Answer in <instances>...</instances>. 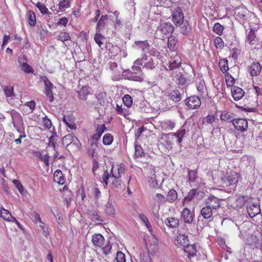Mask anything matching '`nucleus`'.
<instances>
[{
    "instance_id": "f257e3e1",
    "label": "nucleus",
    "mask_w": 262,
    "mask_h": 262,
    "mask_svg": "<svg viewBox=\"0 0 262 262\" xmlns=\"http://www.w3.org/2000/svg\"><path fill=\"white\" fill-rule=\"evenodd\" d=\"M148 69H152L155 68V63L152 58H148L146 55L143 56L141 59H137L134 62V66L132 67V75L130 76V79L133 81L141 82L144 80V75L142 72L141 68L137 65H142Z\"/></svg>"
},
{
    "instance_id": "f03ea898",
    "label": "nucleus",
    "mask_w": 262,
    "mask_h": 262,
    "mask_svg": "<svg viewBox=\"0 0 262 262\" xmlns=\"http://www.w3.org/2000/svg\"><path fill=\"white\" fill-rule=\"evenodd\" d=\"M252 22H249L250 30L246 31V42L251 46L258 43V39L256 36L255 33L259 27V20L256 17H253Z\"/></svg>"
},
{
    "instance_id": "7ed1b4c3",
    "label": "nucleus",
    "mask_w": 262,
    "mask_h": 262,
    "mask_svg": "<svg viewBox=\"0 0 262 262\" xmlns=\"http://www.w3.org/2000/svg\"><path fill=\"white\" fill-rule=\"evenodd\" d=\"M234 17L240 24L244 25L248 24L249 25V22H252V19L254 16L249 11V10L244 6H239L236 8L234 11Z\"/></svg>"
},
{
    "instance_id": "20e7f679",
    "label": "nucleus",
    "mask_w": 262,
    "mask_h": 262,
    "mask_svg": "<svg viewBox=\"0 0 262 262\" xmlns=\"http://www.w3.org/2000/svg\"><path fill=\"white\" fill-rule=\"evenodd\" d=\"M92 242L95 247L101 248L103 253L108 254L112 249L109 241L105 242L103 235L100 233H95L92 236Z\"/></svg>"
},
{
    "instance_id": "39448f33",
    "label": "nucleus",
    "mask_w": 262,
    "mask_h": 262,
    "mask_svg": "<svg viewBox=\"0 0 262 262\" xmlns=\"http://www.w3.org/2000/svg\"><path fill=\"white\" fill-rule=\"evenodd\" d=\"M62 142L68 150L79 149L81 146L79 140L73 134L64 136L62 138Z\"/></svg>"
},
{
    "instance_id": "423d86ee",
    "label": "nucleus",
    "mask_w": 262,
    "mask_h": 262,
    "mask_svg": "<svg viewBox=\"0 0 262 262\" xmlns=\"http://www.w3.org/2000/svg\"><path fill=\"white\" fill-rule=\"evenodd\" d=\"M41 79L43 81L45 86L44 93L46 96L49 98L50 102H52L54 99L52 92V89L54 86L53 84L47 76H42L41 77Z\"/></svg>"
},
{
    "instance_id": "0eeeda50",
    "label": "nucleus",
    "mask_w": 262,
    "mask_h": 262,
    "mask_svg": "<svg viewBox=\"0 0 262 262\" xmlns=\"http://www.w3.org/2000/svg\"><path fill=\"white\" fill-rule=\"evenodd\" d=\"M257 99L256 97H253L252 95H246L245 105L243 107L245 111L248 112H254L255 107L257 106Z\"/></svg>"
},
{
    "instance_id": "6e6552de",
    "label": "nucleus",
    "mask_w": 262,
    "mask_h": 262,
    "mask_svg": "<svg viewBox=\"0 0 262 262\" xmlns=\"http://www.w3.org/2000/svg\"><path fill=\"white\" fill-rule=\"evenodd\" d=\"M172 17L176 25L180 26L183 23L184 15L182 10L179 7L174 8L172 13Z\"/></svg>"
},
{
    "instance_id": "1a4fd4ad",
    "label": "nucleus",
    "mask_w": 262,
    "mask_h": 262,
    "mask_svg": "<svg viewBox=\"0 0 262 262\" xmlns=\"http://www.w3.org/2000/svg\"><path fill=\"white\" fill-rule=\"evenodd\" d=\"M205 204L214 211H216L221 205L220 200L213 195L210 196L206 199Z\"/></svg>"
},
{
    "instance_id": "9d476101",
    "label": "nucleus",
    "mask_w": 262,
    "mask_h": 262,
    "mask_svg": "<svg viewBox=\"0 0 262 262\" xmlns=\"http://www.w3.org/2000/svg\"><path fill=\"white\" fill-rule=\"evenodd\" d=\"M106 129V127L104 124L97 125L95 129L96 133L93 134L91 138L92 144L96 143Z\"/></svg>"
},
{
    "instance_id": "9b49d317",
    "label": "nucleus",
    "mask_w": 262,
    "mask_h": 262,
    "mask_svg": "<svg viewBox=\"0 0 262 262\" xmlns=\"http://www.w3.org/2000/svg\"><path fill=\"white\" fill-rule=\"evenodd\" d=\"M186 104L190 109H196L201 105L200 99L195 96L188 97L186 100Z\"/></svg>"
},
{
    "instance_id": "f8f14e48",
    "label": "nucleus",
    "mask_w": 262,
    "mask_h": 262,
    "mask_svg": "<svg viewBox=\"0 0 262 262\" xmlns=\"http://www.w3.org/2000/svg\"><path fill=\"white\" fill-rule=\"evenodd\" d=\"M232 123L236 129L242 132L246 130L248 127V121L246 119H233Z\"/></svg>"
},
{
    "instance_id": "ddd939ff",
    "label": "nucleus",
    "mask_w": 262,
    "mask_h": 262,
    "mask_svg": "<svg viewBox=\"0 0 262 262\" xmlns=\"http://www.w3.org/2000/svg\"><path fill=\"white\" fill-rule=\"evenodd\" d=\"M261 70L262 66L258 62H253L248 68V71L252 77L258 75Z\"/></svg>"
},
{
    "instance_id": "4468645a",
    "label": "nucleus",
    "mask_w": 262,
    "mask_h": 262,
    "mask_svg": "<svg viewBox=\"0 0 262 262\" xmlns=\"http://www.w3.org/2000/svg\"><path fill=\"white\" fill-rule=\"evenodd\" d=\"M193 213L187 207L184 208L181 212V219L185 223H191L193 221Z\"/></svg>"
},
{
    "instance_id": "2eb2a0df",
    "label": "nucleus",
    "mask_w": 262,
    "mask_h": 262,
    "mask_svg": "<svg viewBox=\"0 0 262 262\" xmlns=\"http://www.w3.org/2000/svg\"><path fill=\"white\" fill-rule=\"evenodd\" d=\"M239 174L235 171H231L226 179L225 182L227 186L236 185L238 182Z\"/></svg>"
},
{
    "instance_id": "dca6fc26",
    "label": "nucleus",
    "mask_w": 262,
    "mask_h": 262,
    "mask_svg": "<svg viewBox=\"0 0 262 262\" xmlns=\"http://www.w3.org/2000/svg\"><path fill=\"white\" fill-rule=\"evenodd\" d=\"M185 134V129L184 127H182L180 129L178 130L177 132L167 134L166 135H164L163 137L165 139H168L169 137H173V136H175L178 138V141L179 143L180 144L182 142Z\"/></svg>"
},
{
    "instance_id": "f3484780",
    "label": "nucleus",
    "mask_w": 262,
    "mask_h": 262,
    "mask_svg": "<svg viewBox=\"0 0 262 262\" xmlns=\"http://www.w3.org/2000/svg\"><path fill=\"white\" fill-rule=\"evenodd\" d=\"M4 92L6 97L7 98V101L10 104H13L14 102L12 101L15 95L14 93L13 86L10 85H6L4 88Z\"/></svg>"
},
{
    "instance_id": "a211bd4d",
    "label": "nucleus",
    "mask_w": 262,
    "mask_h": 262,
    "mask_svg": "<svg viewBox=\"0 0 262 262\" xmlns=\"http://www.w3.org/2000/svg\"><path fill=\"white\" fill-rule=\"evenodd\" d=\"M159 30L163 35H167L169 33H172L174 31V27L170 23H164L159 26Z\"/></svg>"
},
{
    "instance_id": "6ab92c4d",
    "label": "nucleus",
    "mask_w": 262,
    "mask_h": 262,
    "mask_svg": "<svg viewBox=\"0 0 262 262\" xmlns=\"http://www.w3.org/2000/svg\"><path fill=\"white\" fill-rule=\"evenodd\" d=\"M247 211L251 218H253L260 212V207L258 205L251 204L247 206Z\"/></svg>"
},
{
    "instance_id": "aec40b11",
    "label": "nucleus",
    "mask_w": 262,
    "mask_h": 262,
    "mask_svg": "<svg viewBox=\"0 0 262 262\" xmlns=\"http://www.w3.org/2000/svg\"><path fill=\"white\" fill-rule=\"evenodd\" d=\"M232 96L235 101H238L243 97L245 94L244 90L239 87L234 86L231 89Z\"/></svg>"
},
{
    "instance_id": "412c9836",
    "label": "nucleus",
    "mask_w": 262,
    "mask_h": 262,
    "mask_svg": "<svg viewBox=\"0 0 262 262\" xmlns=\"http://www.w3.org/2000/svg\"><path fill=\"white\" fill-rule=\"evenodd\" d=\"M63 122L70 129L75 130L76 125L75 123V119L74 116H63Z\"/></svg>"
},
{
    "instance_id": "4be33fe9",
    "label": "nucleus",
    "mask_w": 262,
    "mask_h": 262,
    "mask_svg": "<svg viewBox=\"0 0 262 262\" xmlns=\"http://www.w3.org/2000/svg\"><path fill=\"white\" fill-rule=\"evenodd\" d=\"M27 21L31 27H34L36 24V17L35 12L30 10L27 11L26 15Z\"/></svg>"
},
{
    "instance_id": "5701e85b",
    "label": "nucleus",
    "mask_w": 262,
    "mask_h": 262,
    "mask_svg": "<svg viewBox=\"0 0 262 262\" xmlns=\"http://www.w3.org/2000/svg\"><path fill=\"white\" fill-rule=\"evenodd\" d=\"M77 94L79 99L85 100L90 94V87L88 85L82 86L80 90L77 91Z\"/></svg>"
},
{
    "instance_id": "b1692460",
    "label": "nucleus",
    "mask_w": 262,
    "mask_h": 262,
    "mask_svg": "<svg viewBox=\"0 0 262 262\" xmlns=\"http://www.w3.org/2000/svg\"><path fill=\"white\" fill-rule=\"evenodd\" d=\"M118 65L115 62H111L110 63V68L113 72L115 76V79L116 80H119L121 78V73L122 71L118 68Z\"/></svg>"
},
{
    "instance_id": "393cba45",
    "label": "nucleus",
    "mask_w": 262,
    "mask_h": 262,
    "mask_svg": "<svg viewBox=\"0 0 262 262\" xmlns=\"http://www.w3.org/2000/svg\"><path fill=\"white\" fill-rule=\"evenodd\" d=\"M184 252L187 254V256L188 258H191L195 255L197 252L196 246L195 244L189 245L188 244L185 247H184Z\"/></svg>"
},
{
    "instance_id": "a878e982",
    "label": "nucleus",
    "mask_w": 262,
    "mask_h": 262,
    "mask_svg": "<svg viewBox=\"0 0 262 262\" xmlns=\"http://www.w3.org/2000/svg\"><path fill=\"white\" fill-rule=\"evenodd\" d=\"M53 179L55 182L60 185H63L65 183V179L60 170L57 169L55 171Z\"/></svg>"
},
{
    "instance_id": "bb28decb",
    "label": "nucleus",
    "mask_w": 262,
    "mask_h": 262,
    "mask_svg": "<svg viewBox=\"0 0 262 262\" xmlns=\"http://www.w3.org/2000/svg\"><path fill=\"white\" fill-rule=\"evenodd\" d=\"M178 198V195L177 191L174 189H171L167 193L166 198V201L170 203H173Z\"/></svg>"
},
{
    "instance_id": "cd10ccee",
    "label": "nucleus",
    "mask_w": 262,
    "mask_h": 262,
    "mask_svg": "<svg viewBox=\"0 0 262 262\" xmlns=\"http://www.w3.org/2000/svg\"><path fill=\"white\" fill-rule=\"evenodd\" d=\"M182 61L180 57L176 56L173 59L171 60L168 68L170 70H172L180 67Z\"/></svg>"
},
{
    "instance_id": "c85d7f7f",
    "label": "nucleus",
    "mask_w": 262,
    "mask_h": 262,
    "mask_svg": "<svg viewBox=\"0 0 262 262\" xmlns=\"http://www.w3.org/2000/svg\"><path fill=\"white\" fill-rule=\"evenodd\" d=\"M213 210L211 209L209 207L206 205L202 208L201 210V214L205 219H208L210 218L213 212Z\"/></svg>"
},
{
    "instance_id": "c756f323",
    "label": "nucleus",
    "mask_w": 262,
    "mask_h": 262,
    "mask_svg": "<svg viewBox=\"0 0 262 262\" xmlns=\"http://www.w3.org/2000/svg\"><path fill=\"white\" fill-rule=\"evenodd\" d=\"M177 241L179 245L183 247H185L189 244L188 236L183 234H180L178 235Z\"/></svg>"
},
{
    "instance_id": "7c9ffc66",
    "label": "nucleus",
    "mask_w": 262,
    "mask_h": 262,
    "mask_svg": "<svg viewBox=\"0 0 262 262\" xmlns=\"http://www.w3.org/2000/svg\"><path fill=\"white\" fill-rule=\"evenodd\" d=\"M177 40L174 36H170L168 38L167 46L171 52H174L176 51V43Z\"/></svg>"
},
{
    "instance_id": "2f4dec72",
    "label": "nucleus",
    "mask_w": 262,
    "mask_h": 262,
    "mask_svg": "<svg viewBox=\"0 0 262 262\" xmlns=\"http://www.w3.org/2000/svg\"><path fill=\"white\" fill-rule=\"evenodd\" d=\"M0 216L4 220L9 222L12 221V218L14 217L8 210L3 207H2L0 209Z\"/></svg>"
},
{
    "instance_id": "473e14b6",
    "label": "nucleus",
    "mask_w": 262,
    "mask_h": 262,
    "mask_svg": "<svg viewBox=\"0 0 262 262\" xmlns=\"http://www.w3.org/2000/svg\"><path fill=\"white\" fill-rule=\"evenodd\" d=\"M219 66L220 69L223 73H227L229 70L228 61L226 58H223L219 60Z\"/></svg>"
},
{
    "instance_id": "72a5a7b5",
    "label": "nucleus",
    "mask_w": 262,
    "mask_h": 262,
    "mask_svg": "<svg viewBox=\"0 0 262 262\" xmlns=\"http://www.w3.org/2000/svg\"><path fill=\"white\" fill-rule=\"evenodd\" d=\"M107 18L108 16L107 15H102L101 16L96 26V31L97 32H100V30L104 27L105 21L107 20Z\"/></svg>"
},
{
    "instance_id": "f704fd0d",
    "label": "nucleus",
    "mask_w": 262,
    "mask_h": 262,
    "mask_svg": "<svg viewBox=\"0 0 262 262\" xmlns=\"http://www.w3.org/2000/svg\"><path fill=\"white\" fill-rule=\"evenodd\" d=\"M71 0H62L58 4L59 11L63 12L71 6Z\"/></svg>"
},
{
    "instance_id": "c9c22d12",
    "label": "nucleus",
    "mask_w": 262,
    "mask_h": 262,
    "mask_svg": "<svg viewBox=\"0 0 262 262\" xmlns=\"http://www.w3.org/2000/svg\"><path fill=\"white\" fill-rule=\"evenodd\" d=\"M165 224L170 228H176L179 225V221L174 217H168L165 221Z\"/></svg>"
},
{
    "instance_id": "e433bc0d",
    "label": "nucleus",
    "mask_w": 262,
    "mask_h": 262,
    "mask_svg": "<svg viewBox=\"0 0 262 262\" xmlns=\"http://www.w3.org/2000/svg\"><path fill=\"white\" fill-rule=\"evenodd\" d=\"M168 96L170 99L174 102H178L181 99V94L177 90H173L168 94Z\"/></svg>"
},
{
    "instance_id": "4c0bfd02",
    "label": "nucleus",
    "mask_w": 262,
    "mask_h": 262,
    "mask_svg": "<svg viewBox=\"0 0 262 262\" xmlns=\"http://www.w3.org/2000/svg\"><path fill=\"white\" fill-rule=\"evenodd\" d=\"M135 152L134 154V158L135 159L142 158L145 156L144 150L141 145L135 144Z\"/></svg>"
},
{
    "instance_id": "58836bf2",
    "label": "nucleus",
    "mask_w": 262,
    "mask_h": 262,
    "mask_svg": "<svg viewBox=\"0 0 262 262\" xmlns=\"http://www.w3.org/2000/svg\"><path fill=\"white\" fill-rule=\"evenodd\" d=\"M196 193V190L195 189H191L188 192V195L185 196L182 202V205L185 206L186 202H189L192 200L195 196Z\"/></svg>"
},
{
    "instance_id": "ea45409f",
    "label": "nucleus",
    "mask_w": 262,
    "mask_h": 262,
    "mask_svg": "<svg viewBox=\"0 0 262 262\" xmlns=\"http://www.w3.org/2000/svg\"><path fill=\"white\" fill-rule=\"evenodd\" d=\"M125 169L124 168V166L121 164L117 168V171L113 172V166L111 169V176H117L118 177H121L123 174H124Z\"/></svg>"
},
{
    "instance_id": "a19ab883",
    "label": "nucleus",
    "mask_w": 262,
    "mask_h": 262,
    "mask_svg": "<svg viewBox=\"0 0 262 262\" xmlns=\"http://www.w3.org/2000/svg\"><path fill=\"white\" fill-rule=\"evenodd\" d=\"M36 6L37 8L39 10L40 13L42 14H49L51 15V13L49 12L48 9L46 7V5L41 3L38 2L37 4L36 5Z\"/></svg>"
},
{
    "instance_id": "79ce46f5",
    "label": "nucleus",
    "mask_w": 262,
    "mask_h": 262,
    "mask_svg": "<svg viewBox=\"0 0 262 262\" xmlns=\"http://www.w3.org/2000/svg\"><path fill=\"white\" fill-rule=\"evenodd\" d=\"M90 216L91 220L97 225L103 224V220L96 211H92L90 214Z\"/></svg>"
},
{
    "instance_id": "37998d69",
    "label": "nucleus",
    "mask_w": 262,
    "mask_h": 262,
    "mask_svg": "<svg viewBox=\"0 0 262 262\" xmlns=\"http://www.w3.org/2000/svg\"><path fill=\"white\" fill-rule=\"evenodd\" d=\"M104 211L108 215H113L115 214V209L114 206L109 202L105 205Z\"/></svg>"
},
{
    "instance_id": "c03bdc74",
    "label": "nucleus",
    "mask_w": 262,
    "mask_h": 262,
    "mask_svg": "<svg viewBox=\"0 0 262 262\" xmlns=\"http://www.w3.org/2000/svg\"><path fill=\"white\" fill-rule=\"evenodd\" d=\"M225 78L227 86H232L235 83V79L229 73L225 74Z\"/></svg>"
},
{
    "instance_id": "a18cd8bd",
    "label": "nucleus",
    "mask_w": 262,
    "mask_h": 262,
    "mask_svg": "<svg viewBox=\"0 0 262 262\" xmlns=\"http://www.w3.org/2000/svg\"><path fill=\"white\" fill-rule=\"evenodd\" d=\"M37 156L39 158L40 160L43 162L46 166H49V158L50 157L48 154L42 155L40 151L36 152Z\"/></svg>"
},
{
    "instance_id": "49530a36",
    "label": "nucleus",
    "mask_w": 262,
    "mask_h": 262,
    "mask_svg": "<svg viewBox=\"0 0 262 262\" xmlns=\"http://www.w3.org/2000/svg\"><path fill=\"white\" fill-rule=\"evenodd\" d=\"M94 40L99 47L101 48L102 45L103 44V41L104 40V37L103 36L101 33H100V32H97L96 31V33L94 36Z\"/></svg>"
},
{
    "instance_id": "de8ad7c7",
    "label": "nucleus",
    "mask_w": 262,
    "mask_h": 262,
    "mask_svg": "<svg viewBox=\"0 0 262 262\" xmlns=\"http://www.w3.org/2000/svg\"><path fill=\"white\" fill-rule=\"evenodd\" d=\"M196 88L200 95L204 97L206 95L207 89L204 83L199 82L196 84Z\"/></svg>"
},
{
    "instance_id": "09e8293b",
    "label": "nucleus",
    "mask_w": 262,
    "mask_h": 262,
    "mask_svg": "<svg viewBox=\"0 0 262 262\" xmlns=\"http://www.w3.org/2000/svg\"><path fill=\"white\" fill-rule=\"evenodd\" d=\"M136 43L143 52H147L149 51L150 46L147 41H139Z\"/></svg>"
},
{
    "instance_id": "8fccbe9b",
    "label": "nucleus",
    "mask_w": 262,
    "mask_h": 262,
    "mask_svg": "<svg viewBox=\"0 0 262 262\" xmlns=\"http://www.w3.org/2000/svg\"><path fill=\"white\" fill-rule=\"evenodd\" d=\"M113 141V136L109 134H106L104 135L103 137V143L105 145H110L112 144Z\"/></svg>"
},
{
    "instance_id": "3c124183",
    "label": "nucleus",
    "mask_w": 262,
    "mask_h": 262,
    "mask_svg": "<svg viewBox=\"0 0 262 262\" xmlns=\"http://www.w3.org/2000/svg\"><path fill=\"white\" fill-rule=\"evenodd\" d=\"M224 27L219 23H216L213 27V31L219 35L223 34Z\"/></svg>"
},
{
    "instance_id": "603ef678",
    "label": "nucleus",
    "mask_w": 262,
    "mask_h": 262,
    "mask_svg": "<svg viewBox=\"0 0 262 262\" xmlns=\"http://www.w3.org/2000/svg\"><path fill=\"white\" fill-rule=\"evenodd\" d=\"M124 104L127 107L131 106L133 104V98L128 94H125L122 98Z\"/></svg>"
},
{
    "instance_id": "864d4df0",
    "label": "nucleus",
    "mask_w": 262,
    "mask_h": 262,
    "mask_svg": "<svg viewBox=\"0 0 262 262\" xmlns=\"http://www.w3.org/2000/svg\"><path fill=\"white\" fill-rule=\"evenodd\" d=\"M214 43L216 49H222L224 47V42L220 37H216L214 39Z\"/></svg>"
},
{
    "instance_id": "5fc2aeb1",
    "label": "nucleus",
    "mask_w": 262,
    "mask_h": 262,
    "mask_svg": "<svg viewBox=\"0 0 262 262\" xmlns=\"http://www.w3.org/2000/svg\"><path fill=\"white\" fill-rule=\"evenodd\" d=\"M21 66L22 71L25 72L26 73H33V69L27 62H23Z\"/></svg>"
},
{
    "instance_id": "6e6d98bb",
    "label": "nucleus",
    "mask_w": 262,
    "mask_h": 262,
    "mask_svg": "<svg viewBox=\"0 0 262 262\" xmlns=\"http://www.w3.org/2000/svg\"><path fill=\"white\" fill-rule=\"evenodd\" d=\"M197 177L196 170H189L188 171V180L190 183L195 182Z\"/></svg>"
},
{
    "instance_id": "4d7b16f0",
    "label": "nucleus",
    "mask_w": 262,
    "mask_h": 262,
    "mask_svg": "<svg viewBox=\"0 0 262 262\" xmlns=\"http://www.w3.org/2000/svg\"><path fill=\"white\" fill-rule=\"evenodd\" d=\"M57 39L61 41H65L69 40L71 39V37L69 33L67 32H61L57 37Z\"/></svg>"
},
{
    "instance_id": "13d9d810",
    "label": "nucleus",
    "mask_w": 262,
    "mask_h": 262,
    "mask_svg": "<svg viewBox=\"0 0 262 262\" xmlns=\"http://www.w3.org/2000/svg\"><path fill=\"white\" fill-rule=\"evenodd\" d=\"M42 123L45 128L50 129L52 126L51 121L47 118V116L42 118Z\"/></svg>"
},
{
    "instance_id": "bf43d9fd",
    "label": "nucleus",
    "mask_w": 262,
    "mask_h": 262,
    "mask_svg": "<svg viewBox=\"0 0 262 262\" xmlns=\"http://www.w3.org/2000/svg\"><path fill=\"white\" fill-rule=\"evenodd\" d=\"M116 260L117 262H125V254L121 251H118L116 254Z\"/></svg>"
},
{
    "instance_id": "052dcab7",
    "label": "nucleus",
    "mask_w": 262,
    "mask_h": 262,
    "mask_svg": "<svg viewBox=\"0 0 262 262\" xmlns=\"http://www.w3.org/2000/svg\"><path fill=\"white\" fill-rule=\"evenodd\" d=\"M121 177H118L116 176H111V179H113L112 181V185L116 187H119L121 186V181L120 180Z\"/></svg>"
},
{
    "instance_id": "680f3d73",
    "label": "nucleus",
    "mask_w": 262,
    "mask_h": 262,
    "mask_svg": "<svg viewBox=\"0 0 262 262\" xmlns=\"http://www.w3.org/2000/svg\"><path fill=\"white\" fill-rule=\"evenodd\" d=\"M31 216L32 219L35 223H37V222L42 223L40 215L37 212L34 211L31 214Z\"/></svg>"
},
{
    "instance_id": "e2e57ef3",
    "label": "nucleus",
    "mask_w": 262,
    "mask_h": 262,
    "mask_svg": "<svg viewBox=\"0 0 262 262\" xmlns=\"http://www.w3.org/2000/svg\"><path fill=\"white\" fill-rule=\"evenodd\" d=\"M111 173H109L107 170H105L102 175V181L105 184V185H107L108 184V180L110 178H111Z\"/></svg>"
},
{
    "instance_id": "0e129e2a",
    "label": "nucleus",
    "mask_w": 262,
    "mask_h": 262,
    "mask_svg": "<svg viewBox=\"0 0 262 262\" xmlns=\"http://www.w3.org/2000/svg\"><path fill=\"white\" fill-rule=\"evenodd\" d=\"M155 198L156 200L159 203H163L166 202V198L164 196V195L160 193H157L155 195Z\"/></svg>"
},
{
    "instance_id": "69168bd1",
    "label": "nucleus",
    "mask_w": 262,
    "mask_h": 262,
    "mask_svg": "<svg viewBox=\"0 0 262 262\" xmlns=\"http://www.w3.org/2000/svg\"><path fill=\"white\" fill-rule=\"evenodd\" d=\"M13 184L16 186L19 192H21L23 190V186L18 180H14L13 181Z\"/></svg>"
},
{
    "instance_id": "338daca9",
    "label": "nucleus",
    "mask_w": 262,
    "mask_h": 262,
    "mask_svg": "<svg viewBox=\"0 0 262 262\" xmlns=\"http://www.w3.org/2000/svg\"><path fill=\"white\" fill-rule=\"evenodd\" d=\"M215 120V116H207L203 119V122L212 123Z\"/></svg>"
},
{
    "instance_id": "774afa93",
    "label": "nucleus",
    "mask_w": 262,
    "mask_h": 262,
    "mask_svg": "<svg viewBox=\"0 0 262 262\" xmlns=\"http://www.w3.org/2000/svg\"><path fill=\"white\" fill-rule=\"evenodd\" d=\"M140 262H151V260L148 255L143 254L141 255Z\"/></svg>"
}]
</instances>
